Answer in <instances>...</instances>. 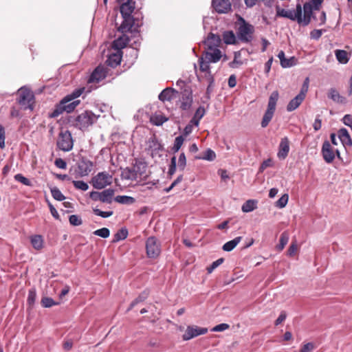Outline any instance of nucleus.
I'll return each mask as SVG.
<instances>
[{
	"label": "nucleus",
	"mask_w": 352,
	"mask_h": 352,
	"mask_svg": "<svg viewBox=\"0 0 352 352\" xmlns=\"http://www.w3.org/2000/svg\"><path fill=\"white\" fill-rule=\"evenodd\" d=\"M17 101L23 109H30V111L34 109V96L30 90L21 89L19 92Z\"/></svg>",
	"instance_id": "obj_7"
},
{
	"label": "nucleus",
	"mask_w": 352,
	"mask_h": 352,
	"mask_svg": "<svg viewBox=\"0 0 352 352\" xmlns=\"http://www.w3.org/2000/svg\"><path fill=\"white\" fill-rule=\"evenodd\" d=\"M315 349V346L312 342H308L304 344L300 350V352H312Z\"/></svg>",
	"instance_id": "obj_59"
},
{
	"label": "nucleus",
	"mask_w": 352,
	"mask_h": 352,
	"mask_svg": "<svg viewBox=\"0 0 352 352\" xmlns=\"http://www.w3.org/2000/svg\"><path fill=\"white\" fill-rule=\"evenodd\" d=\"M36 298V293L34 289H30L28 292V303L30 305H33L35 302Z\"/></svg>",
	"instance_id": "obj_57"
},
{
	"label": "nucleus",
	"mask_w": 352,
	"mask_h": 352,
	"mask_svg": "<svg viewBox=\"0 0 352 352\" xmlns=\"http://www.w3.org/2000/svg\"><path fill=\"white\" fill-rule=\"evenodd\" d=\"M279 98V94L278 91H274L270 96L267 104V108L265 111L262 121L261 126L265 128L272 120L276 107V103Z\"/></svg>",
	"instance_id": "obj_4"
},
{
	"label": "nucleus",
	"mask_w": 352,
	"mask_h": 352,
	"mask_svg": "<svg viewBox=\"0 0 352 352\" xmlns=\"http://www.w3.org/2000/svg\"><path fill=\"white\" fill-rule=\"evenodd\" d=\"M93 212L96 215L100 216L102 218L109 217L113 214V212L112 210L104 212L98 208H94Z\"/></svg>",
	"instance_id": "obj_51"
},
{
	"label": "nucleus",
	"mask_w": 352,
	"mask_h": 352,
	"mask_svg": "<svg viewBox=\"0 0 352 352\" xmlns=\"http://www.w3.org/2000/svg\"><path fill=\"white\" fill-rule=\"evenodd\" d=\"M208 332V329L197 326H188L185 333L182 336L184 340H189L199 335H204Z\"/></svg>",
	"instance_id": "obj_11"
},
{
	"label": "nucleus",
	"mask_w": 352,
	"mask_h": 352,
	"mask_svg": "<svg viewBox=\"0 0 352 352\" xmlns=\"http://www.w3.org/2000/svg\"><path fill=\"white\" fill-rule=\"evenodd\" d=\"M129 41V38L126 36L123 35L113 41L112 47L116 51H122V49L126 46Z\"/></svg>",
	"instance_id": "obj_26"
},
{
	"label": "nucleus",
	"mask_w": 352,
	"mask_h": 352,
	"mask_svg": "<svg viewBox=\"0 0 352 352\" xmlns=\"http://www.w3.org/2000/svg\"><path fill=\"white\" fill-rule=\"evenodd\" d=\"M206 79L208 82V85L206 92V98L207 100H209L210 98V94L213 90L214 80L212 74H208V78Z\"/></svg>",
	"instance_id": "obj_43"
},
{
	"label": "nucleus",
	"mask_w": 352,
	"mask_h": 352,
	"mask_svg": "<svg viewBox=\"0 0 352 352\" xmlns=\"http://www.w3.org/2000/svg\"><path fill=\"white\" fill-rule=\"evenodd\" d=\"M305 99L297 95L294 98L291 100L287 105V111L289 112L296 109Z\"/></svg>",
	"instance_id": "obj_30"
},
{
	"label": "nucleus",
	"mask_w": 352,
	"mask_h": 352,
	"mask_svg": "<svg viewBox=\"0 0 352 352\" xmlns=\"http://www.w3.org/2000/svg\"><path fill=\"white\" fill-rule=\"evenodd\" d=\"M343 123L352 128V116L349 114L345 115L342 118Z\"/></svg>",
	"instance_id": "obj_64"
},
{
	"label": "nucleus",
	"mask_w": 352,
	"mask_h": 352,
	"mask_svg": "<svg viewBox=\"0 0 352 352\" xmlns=\"http://www.w3.org/2000/svg\"><path fill=\"white\" fill-rule=\"evenodd\" d=\"M184 141L183 135L177 136L175 140L174 146L172 150L174 153L179 151Z\"/></svg>",
	"instance_id": "obj_45"
},
{
	"label": "nucleus",
	"mask_w": 352,
	"mask_h": 352,
	"mask_svg": "<svg viewBox=\"0 0 352 352\" xmlns=\"http://www.w3.org/2000/svg\"><path fill=\"white\" fill-rule=\"evenodd\" d=\"M135 2L133 0H127L120 5V10L122 16H132L135 9Z\"/></svg>",
	"instance_id": "obj_21"
},
{
	"label": "nucleus",
	"mask_w": 352,
	"mask_h": 352,
	"mask_svg": "<svg viewBox=\"0 0 352 352\" xmlns=\"http://www.w3.org/2000/svg\"><path fill=\"white\" fill-rule=\"evenodd\" d=\"M14 179L19 182L22 183L23 184L30 186H32V183L30 180L26 177H25L23 175L19 173L14 175Z\"/></svg>",
	"instance_id": "obj_50"
},
{
	"label": "nucleus",
	"mask_w": 352,
	"mask_h": 352,
	"mask_svg": "<svg viewBox=\"0 0 352 352\" xmlns=\"http://www.w3.org/2000/svg\"><path fill=\"white\" fill-rule=\"evenodd\" d=\"M69 221L71 225L74 226H80L82 223L81 218L76 214L70 215L69 217Z\"/></svg>",
	"instance_id": "obj_49"
},
{
	"label": "nucleus",
	"mask_w": 352,
	"mask_h": 352,
	"mask_svg": "<svg viewBox=\"0 0 352 352\" xmlns=\"http://www.w3.org/2000/svg\"><path fill=\"white\" fill-rule=\"evenodd\" d=\"M41 305L43 307H51L53 305H57L54 300L49 297H44L41 299Z\"/></svg>",
	"instance_id": "obj_55"
},
{
	"label": "nucleus",
	"mask_w": 352,
	"mask_h": 352,
	"mask_svg": "<svg viewBox=\"0 0 352 352\" xmlns=\"http://www.w3.org/2000/svg\"><path fill=\"white\" fill-rule=\"evenodd\" d=\"M254 31V27L252 24L248 23L243 18H239L236 34L242 43H250L253 40Z\"/></svg>",
	"instance_id": "obj_3"
},
{
	"label": "nucleus",
	"mask_w": 352,
	"mask_h": 352,
	"mask_svg": "<svg viewBox=\"0 0 352 352\" xmlns=\"http://www.w3.org/2000/svg\"><path fill=\"white\" fill-rule=\"evenodd\" d=\"M123 21L118 28V30L122 33H126L131 31V29L134 25V19L133 16H122Z\"/></svg>",
	"instance_id": "obj_22"
},
{
	"label": "nucleus",
	"mask_w": 352,
	"mask_h": 352,
	"mask_svg": "<svg viewBox=\"0 0 352 352\" xmlns=\"http://www.w3.org/2000/svg\"><path fill=\"white\" fill-rule=\"evenodd\" d=\"M133 172L136 173V177L138 178L146 177L147 166L145 162L141 161H136L133 165Z\"/></svg>",
	"instance_id": "obj_23"
},
{
	"label": "nucleus",
	"mask_w": 352,
	"mask_h": 352,
	"mask_svg": "<svg viewBox=\"0 0 352 352\" xmlns=\"http://www.w3.org/2000/svg\"><path fill=\"white\" fill-rule=\"evenodd\" d=\"M114 199L116 202L122 204H132L135 201L133 197L126 195H118Z\"/></svg>",
	"instance_id": "obj_42"
},
{
	"label": "nucleus",
	"mask_w": 352,
	"mask_h": 352,
	"mask_svg": "<svg viewBox=\"0 0 352 352\" xmlns=\"http://www.w3.org/2000/svg\"><path fill=\"white\" fill-rule=\"evenodd\" d=\"M94 234L100 236L102 238H107L110 235V231L107 228H102L95 230L94 232Z\"/></svg>",
	"instance_id": "obj_48"
},
{
	"label": "nucleus",
	"mask_w": 352,
	"mask_h": 352,
	"mask_svg": "<svg viewBox=\"0 0 352 352\" xmlns=\"http://www.w3.org/2000/svg\"><path fill=\"white\" fill-rule=\"evenodd\" d=\"M242 237L241 236H237L234 238V239L226 242L223 245V250L226 252H230L232 251L241 241Z\"/></svg>",
	"instance_id": "obj_35"
},
{
	"label": "nucleus",
	"mask_w": 352,
	"mask_h": 352,
	"mask_svg": "<svg viewBox=\"0 0 352 352\" xmlns=\"http://www.w3.org/2000/svg\"><path fill=\"white\" fill-rule=\"evenodd\" d=\"M178 168L183 171L186 166V157L184 153H182L178 159Z\"/></svg>",
	"instance_id": "obj_52"
},
{
	"label": "nucleus",
	"mask_w": 352,
	"mask_h": 352,
	"mask_svg": "<svg viewBox=\"0 0 352 352\" xmlns=\"http://www.w3.org/2000/svg\"><path fill=\"white\" fill-rule=\"evenodd\" d=\"M115 190L111 188L106 189L101 192L100 201L103 203L111 204L114 195Z\"/></svg>",
	"instance_id": "obj_32"
},
{
	"label": "nucleus",
	"mask_w": 352,
	"mask_h": 352,
	"mask_svg": "<svg viewBox=\"0 0 352 352\" xmlns=\"http://www.w3.org/2000/svg\"><path fill=\"white\" fill-rule=\"evenodd\" d=\"M296 65V58L292 56L289 58H285L280 63V65L283 68L290 67Z\"/></svg>",
	"instance_id": "obj_47"
},
{
	"label": "nucleus",
	"mask_w": 352,
	"mask_h": 352,
	"mask_svg": "<svg viewBox=\"0 0 352 352\" xmlns=\"http://www.w3.org/2000/svg\"><path fill=\"white\" fill-rule=\"evenodd\" d=\"M289 152V141L287 137L283 138L278 146L277 156L280 160H285Z\"/></svg>",
	"instance_id": "obj_18"
},
{
	"label": "nucleus",
	"mask_w": 352,
	"mask_h": 352,
	"mask_svg": "<svg viewBox=\"0 0 352 352\" xmlns=\"http://www.w3.org/2000/svg\"><path fill=\"white\" fill-rule=\"evenodd\" d=\"M297 249L298 247L296 242H292L287 250V255L289 256H293L296 254Z\"/></svg>",
	"instance_id": "obj_62"
},
{
	"label": "nucleus",
	"mask_w": 352,
	"mask_h": 352,
	"mask_svg": "<svg viewBox=\"0 0 352 352\" xmlns=\"http://www.w3.org/2000/svg\"><path fill=\"white\" fill-rule=\"evenodd\" d=\"M210 63L205 59V57H201L199 58V69L202 72H206L205 78H208V74H212L210 71Z\"/></svg>",
	"instance_id": "obj_31"
},
{
	"label": "nucleus",
	"mask_w": 352,
	"mask_h": 352,
	"mask_svg": "<svg viewBox=\"0 0 352 352\" xmlns=\"http://www.w3.org/2000/svg\"><path fill=\"white\" fill-rule=\"evenodd\" d=\"M212 6L219 14L228 13L232 8L230 0H212Z\"/></svg>",
	"instance_id": "obj_12"
},
{
	"label": "nucleus",
	"mask_w": 352,
	"mask_h": 352,
	"mask_svg": "<svg viewBox=\"0 0 352 352\" xmlns=\"http://www.w3.org/2000/svg\"><path fill=\"white\" fill-rule=\"evenodd\" d=\"M94 167L93 162L85 158L82 157L78 162V173L80 177L88 175L92 170Z\"/></svg>",
	"instance_id": "obj_13"
},
{
	"label": "nucleus",
	"mask_w": 352,
	"mask_h": 352,
	"mask_svg": "<svg viewBox=\"0 0 352 352\" xmlns=\"http://www.w3.org/2000/svg\"><path fill=\"white\" fill-rule=\"evenodd\" d=\"M289 235L287 231L283 232L280 237L279 244L276 245L278 251H282L289 241Z\"/></svg>",
	"instance_id": "obj_39"
},
{
	"label": "nucleus",
	"mask_w": 352,
	"mask_h": 352,
	"mask_svg": "<svg viewBox=\"0 0 352 352\" xmlns=\"http://www.w3.org/2000/svg\"><path fill=\"white\" fill-rule=\"evenodd\" d=\"M192 103V91L188 89H184L182 92L181 109L183 110H188Z\"/></svg>",
	"instance_id": "obj_17"
},
{
	"label": "nucleus",
	"mask_w": 352,
	"mask_h": 352,
	"mask_svg": "<svg viewBox=\"0 0 352 352\" xmlns=\"http://www.w3.org/2000/svg\"><path fill=\"white\" fill-rule=\"evenodd\" d=\"M289 200V196L287 194L283 195L276 202V206L279 208L285 207Z\"/></svg>",
	"instance_id": "obj_46"
},
{
	"label": "nucleus",
	"mask_w": 352,
	"mask_h": 352,
	"mask_svg": "<svg viewBox=\"0 0 352 352\" xmlns=\"http://www.w3.org/2000/svg\"><path fill=\"white\" fill-rule=\"evenodd\" d=\"M223 42L227 45H233L236 42V36L233 31H225L222 35Z\"/></svg>",
	"instance_id": "obj_34"
},
{
	"label": "nucleus",
	"mask_w": 352,
	"mask_h": 352,
	"mask_svg": "<svg viewBox=\"0 0 352 352\" xmlns=\"http://www.w3.org/2000/svg\"><path fill=\"white\" fill-rule=\"evenodd\" d=\"M146 255L150 258H155L161 252L160 243L155 236H150L146 241Z\"/></svg>",
	"instance_id": "obj_9"
},
{
	"label": "nucleus",
	"mask_w": 352,
	"mask_h": 352,
	"mask_svg": "<svg viewBox=\"0 0 352 352\" xmlns=\"http://www.w3.org/2000/svg\"><path fill=\"white\" fill-rule=\"evenodd\" d=\"M148 296V292L146 291H144L142 292L134 300L131 302L129 308L127 309V311L131 310L136 305L140 302L144 301Z\"/></svg>",
	"instance_id": "obj_38"
},
{
	"label": "nucleus",
	"mask_w": 352,
	"mask_h": 352,
	"mask_svg": "<svg viewBox=\"0 0 352 352\" xmlns=\"http://www.w3.org/2000/svg\"><path fill=\"white\" fill-rule=\"evenodd\" d=\"M224 261L223 258H220L217 261H214L209 267H207V271L208 274H210L213 272L214 269H216L218 266L221 265Z\"/></svg>",
	"instance_id": "obj_53"
},
{
	"label": "nucleus",
	"mask_w": 352,
	"mask_h": 352,
	"mask_svg": "<svg viewBox=\"0 0 352 352\" xmlns=\"http://www.w3.org/2000/svg\"><path fill=\"white\" fill-rule=\"evenodd\" d=\"M205 59L210 63H217L222 57V53L219 49H213L204 52Z\"/></svg>",
	"instance_id": "obj_20"
},
{
	"label": "nucleus",
	"mask_w": 352,
	"mask_h": 352,
	"mask_svg": "<svg viewBox=\"0 0 352 352\" xmlns=\"http://www.w3.org/2000/svg\"><path fill=\"white\" fill-rule=\"evenodd\" d=\"M122 57V52L116 50L115 52H113L108 56L106 63L111 67H116L120 64Z\"/></svg>",
	"instance_id": "obj_19"
},
{
	"label": "nucleus",
	"mask_w": 352,
	"mask_h": 352,
	"mask_svg": "<svg viewBox=\"0 0 352 352\" xmlns=\"http://www.w3.org/2000/svg\"><path fill=\"white\" fill-rule=\"evenodd\" d=\"M206 111L203 107H199L195 111L194 116L195 118L201 120L205 115Z\"/></svg>",
	"instance_id": "obj_63"
},
{
	"label": "nucleus",
	"mask_w": 352,
	"mask_h": 352,
	"mask_svg": "<svg viewBox=\"0 0 352 352\" xmlns=\"http://www.w3.org/2000/svg\"><path fill=\"white\" fill-rule=\"evenodd\" d=\"M128 236V230L125 228L120 229L113 236L112 243H117L125 239Z\"/></svg>",
	"instance_id": "obj_40"
},
{
	"label": "nucleus",
	"mask_w": 352,
	"mask_h": 352,
	"mask_svg": "<svg viewBox=\"0 0 352 352\" xmlns=\"http://www.w3.org/2000/svg\"><path fill=\"white\" fill-rule=\"evenodd\" d=\"M30 243L32 247L36 250H41L43 248V238L40 234H35L30 236Z\"/></svg>",
	"instance_id": "obj_27"
},
{
	"label": "nucleus",
	"mask_w": 352,
	"mask_h": 352,
	"mask_svg": "<svg viewBox=\"0 0 352 352\" xmlns=\"http://www.w3.org/2000/svg\"><path fill=\"white\" fill-rule=\"evenodd\" d=\"M98 117L99 116L95 115L92 111L86 110L77 116H69L67 123L74 128L84 131L95 123Z\"/></svg>",
	"instance_id": "obj_2"
},
{
	"label": "nucleus",
	"mask_w": 352,
	"mask_h": 352,
	"mask_svg": "<svg viewBox=\"0 0 352 352\" xmlns=\"http://www.w3.org/2000/svg\"><path fill=\"white\" fill-rule=\"evenodd\" d=\"M85 91V88H79L75 89L70 94L65 96L58 104L55 106L54 109L52 112L50 117L56 118L63 112L71 113L74 111L76 107L80 104V100L76 98H78Z\"/></svg>",
	"instance_id": "obj_1"
},
{
	"label": "nucleus",
	"mask_w": 352,
	"mask_h": 352,
	"mask_svg": "<svg viewBox=\"0 0 352 352\" xmlns=\"http://www.w3.org/2000/svg\"><path fill=\"white\" fill-rule=\"evenodd\" d=\"M107 76V69L101 66L97 67L90 75L89 82H99Z\"/></svg>",
	"instance_id": "obj_16"
},
{
	"label": "nucleus",
	"mask_w": 352,
	"mask_h": 352,
	"mask_svg": "<svg viewBox=\"0 0 352 352\" xmlns=\"http://www.w3.org/2000/svg\"><path fill=\"white\" fill-rule=\"evenodd\" d=\"M177 91L173 88L164 89L159 95L158 98L161 101H170L176 97L175 94Z\"/></svg>",
	"instance_id": "obj_25"
},
{
	"label": "nucleus",
	"mask_w": 352,
	"mask_h": 352,
	"mask_svg": "<svg viewBox=\"0 0 352 352\" xmlns=\"http://www.w3.org/2000/svg\"><path fill=\"white\" fill-rule=\"evenodd\" d=\"M112 175L107 172L98 173L91 179L94 188L102 189L112 183Z\"/></svg>",
	"instance_id": "obj_8"
},
{
	"label": "nucleus",
	"mask_w": 352,
	"mask_h": 352,
	"mask_svg": "<svg viewBox=\"0 0 352 352\" xmlns=\"http://www.w3.org/2000/svg\"><path fill=\"white\" fill-rule=\"evenodd\" d=\"M167 120L168 118L162 114H155L151 118V122L156 126H160Z\"/></svg>",
	"instance_id": "obj_41"
},
{
	"label": "nucleus",
	"mask_w": 352,
	"mask_h": 352,
	"mask_svg": "<svg viewBox=\"0 0 352 352\" xmlns=\"http://www.w3.org/2000/svg\"><path fill=\"white\" fill-rule=\"evenodd\" d=\"M335 56L338 61L341 64H346L349 60L348 52L343 50H335Z\"/></svg>",
	"instance_id": "obj_33"
},
{
	"label": "nucleus",
	"mask_w": 352,
	"mask_h": 352,
	"mask_svg": "<svg viewBox=\"0 0 352 352\" xmlns=\"http://www.w3.org/2000/svg\"><path fill=\"white\" fill-rule=\"evenodd\" d=\"M215 157H216L215 153L210 148H208L206 151V152L204 153V155L201 157V159L208 160V161H212L215 159Z\"/></svg>",
	"instance_id": "obj_56"
},
{
	"label": "nucleus",
	"mask_w": 352,
	"mask_h": 352,
	"mask_svg": "<svg viewBox=\"0 0 352 352\" xmlns=\"http://www.w3.org/2000/svg\"><path fill=\"white\" fill-rule=\"evenodd\" d=\"M57 147L65 152L71 151L74 146V140L69 130H61L58 134Z\"/></svg>",
	"instance_id": "obj_6"
},
{
	"label": "nucleus",
	"mask_w": 352,
	"mask_h": 352,
	"mask_svg": "<svg viewBox=\"0 0 352 352\" xmlns=\"http://www.w3.org/2000/svg\"><path fill=\"white\" fill-rule=\"evenodd\" d=\"M177 168V164H176V157L173 156L170 160V165L168 169V175H173L175 171Z\"/></svg>",
	"instance_id": "obj_58"
},
{
	"label": "nucleus",
	"mask_w": 352,
	"mask_h": 352,
	"mask_svg": "<svg viewBox=\"0 0 352 352\" xmlns=\"http://www.w3.org/2000/svg\"><path fill=\"white\" fill-rule=\"evenodd\" d=\"M322 154L327 163H331L335 159V152L329 142L326 140L323 142Z\"/></svg>",
	"instance_id": "obj_15"
},
{
	"label": "nucleus",
	"mask_w": 352,
	"mask_h": 352,
	"mask_svg": "<svg viewBox=\"0 0 352 352\" xmlns=\"http://www.w3.org/2000/svg\"><path fill=\"white\" fill-rule=\"evenodd\" d=\"M163 147L157 140L156 136L153 135L146 142V151L151 155L152 157L160 156V152L162 151Z\"/></svg>",
	"instance_id": "obj_10"
},
{
	"label": "nucleus",
	"mask_w": 352,
	"mask_h": 352,
	"mask_svg": "<svg viewBox=\"0 0 352 352\" xmlns=\"http://www.w3.org/2000/svg\"><path fill=\"white\" fill-rule=\"evenodd\" d=\"M328 98L331 99L333 101L340 104L345 103L346 102V98L342 96L334 88H331L329 90Z\"/></svg>",
	"instance_id": "obj_29"
},
{
	"label": "nucleus",
	"mask_w": 352,
	"mask_h": 352,
	"mask_svg": "<svg viewBox=\"0 0 352 352\" xmlns=\"http://www.w3.org/2000/svg\"><path fill=\"white\" fill-rule=\"evenodd\" d=\"M257 201L254 199H249L246 201L242 206L241 210L243 212H250L256 208Z\"/></svg>",
	"instance_id": "obj_36"
},
{
	"label": "nucleus",
	"mask_w": 352,
	"mask_h": 352,
	"mask_svg": "<svg viewBox=\"0 0 352 352\" xmlns=\"http://www.w3.org/2000/svg\"><path fill=\"white\" fill-rule=\"evenodd\" d=\"M51 194L53 198L57 201H63L65 199V197L57 187L51 188Z\"/></svg>",
	"instance_id": "obj_44"
},
{
	"label": "nucleus",
	"mask_w": 352,
	"mask_h": 352,
	"mask_svg": "<svg viewBox=\"0 0 352 352\" xmlns=\"http://www.w3.org/2000/svg\"><path fill=\"white\" fill-rule=\"evenodd\" d=\"M72 183L76 189L85 191L89 188L88 184L83 181H73Z\"/></svg>",
	"instance_id": "obj_54"
},
{
	"label": "nucleus",
	"mask_w": 352,
	"mask_h": 352,
	"mask_svg": "<svg viewBox=\"0 0 352 352\" xmlns=\"http://www.w3.org/2000/svg\"><path fill=\"white\" fill-rule=\"evenodd\" d=\"M322 30H314L310 32V37L312 39L318 40L322 34Z\"/></svg>",
	"instance_id": "obj_61"
},
{
	"label": "nucleus",
	"mask_w": 352,
	"mask_h": 352,
	"mask_svg": "<svg viewBox=\"0 0 352 352\" xmlns=\"http://www.w3.org/2000/svg\"><path fill=\"white\" fill-rule=\"evenodd\" d=\"M314 10H316L311 6L310 3H305L303 5L304 16L302 17L301 24L307 25L310 23Z\"/></svg>",
	"instance_id": "obj_24"
},
{
	"label": "nucleus",
	"mask_w": 352,
	"mask_h": 352,
	"mask_svg": "<svg viewBox=\"0 0 352 352\" xmlns=\"http://www.w3.org/2000/svg\"><path fill=\"white\" fill-rule=\"evenodd\" d=\"M121 177L122 179H127V180H137L138 177H136V173L133 172V168H126L123 170L121 174Z\"/></svg>",
	"instance_id": "obj_37"
},
{
	"label": "nucleus",
	"mask_w": 352,
	"mask_h": 352,
	"mask_svg": "<svg viewBox=\"0 0 352 352\" xmlns=\"http://www.w3.org/2000/svg\"><path fill=\"white\" fill-rule=\"evenodd\" d=\"M338 138L344 146H351L352 140L346 129H341L338 131Z\"/></svg>",
	"instance_id": "obj_28"
},
{
	"label": "nucleus",
	"mask_w": 352,
	"mask_h": 352,
	"mask_svg": "<svg viewBox=\"0 0 352 352\" xmlns=\"http://www.w3.org/2000/svg\"><path fill=\"white\" fill-rule=\"evenodd\" d=\"M54 164L56 167L61 169H65L67 168V163L62 158H56L55 160Z\"/></svg>",
	"instance_id": "obj_60"
},
{
	"label": "nucleus",
	"mask_w": 352,
	"mask_h": 352,
	"mask_svg": "<svg viewBox=\"0 0 352 352\" xmlns=\"http://www.w3.org/2000/svg\"><path fill=\"white\" fill-rule=\"evenodd\" d=\"M276 16L287 18L292 21H297L299 24H301L302 7L300 3L296 5L295 10H285L276 6Z\"/></svg>",
	"instance_id": "obj_5"
},
{
	"label": "nucleus",
	"mask_w": 352,
	"mask_h": 352,
	"mask_svg": "<svg viewBox=\"0 0 352 352\" xmlns=\"http://www.w3.org/2000/svg\"><path fill=\"white\" fill-rule=\"evenodd\" d=\"M221 43V38L220 36L217 34H214L210 32L208 35L206 41H204L205 45L206 47V50H212L213 49H219L220 44Z\"/></svg>",
	"instance_id": "obj_14"
}]
</instances>
